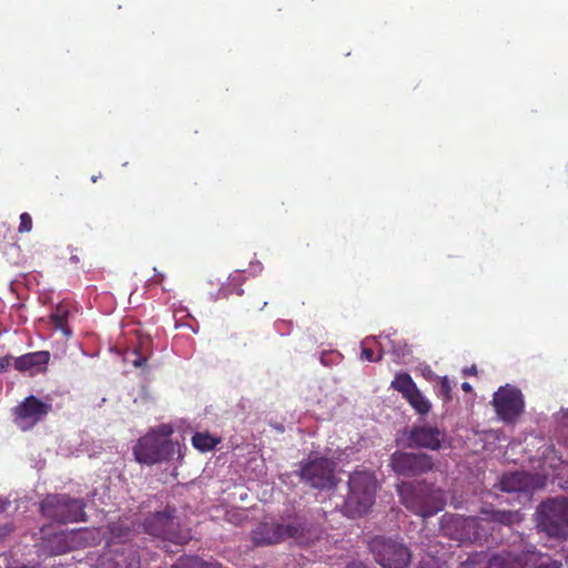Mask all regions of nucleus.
I'll list each match as a JSON object with an SVG mask.
<instances>
[{"instance_id": "38", "label": "nucleus", "mask_w": 568, "mask_h": 568, "mask_svg": "<svg viewBox=\"0 0 568 568\" xmlns=\"http://www.w3.org/2000/svg\"><path fill=\"white\" fill-rule=\"evenodd\" d=\"M148 358L149 357H136L132 364L135 367H142L146 364Z\"/></svg>"}, {"instance_id": "41", "label": "nucleus", "mask_w": 568, "mask_h": 568, "mask_svg": "<svg viewBox=\"0 0 568 568\" xmlns=\"http://www.w3.org/2000/svg\"><path fill=\"white\" fill-rule=\"evenodd\" d=\"M462 389L465 390V392H470L471 390V386L469 383L465 382L462 384Z\"/></svg>"}, {"instance_id": "20", "label": "nucleus", "mask_w": 568, "mask_h": 568, "mask_svg": "<svg viewBox=\"0 0 568 568\" xmlns=\"http://www.w3.org/2000/svg\"><path fill=\"white\" fill-rule=\"evenodd\" d=\"M255 546H270L283 541L281 523H263L252 531Z\"/></svg>"}, {"instance_id": "23", "label": "nucleus", "mask_w": 568, "mask_h": 568, "mask_svg": "<svg viewBox=\"0 0 568 568\" xmlns=\"http://www.w3.org/2000/svg\"><path fill=\"white\" fill-rule=\"evenodd\" d=\"M470 529H471V544H483L488 540V537L493 534V526L490 521L481 517H470Z\"/></svg>"}, {"instance_id": "10", "label": "nucleus", "mask_w": 568, "mask_h": 568, "mask_svg": "<svg viewBox=\"0 0 568 568\" xmlns=\"http://www.w3.org/2000/svg\"><path fill=\"white\" fill-rule=\"evenodd\" d=\"M393 470L403 477H416L434 467L433 458L425 453L395 452L390 456Z\"/></svg>"}, {"instance_id": "40", "label": "nucleus", "mask_w": 568, "mask_h": 568, "mask_svg": "<svg viewBox=\"0 0 568 568\" xmlns=\"http://www.w3.org/2000/svg\"><path fill=\"white\" fill-rule=\"evenodd\" d=\"M361 355H374V352L368 347H363Z\"/></svg>"}, {"instance_id": "30", "label": "nucleus", "mask_w": 568, "mask_h": 568, "mask_svg": "<svg viewBox=\"0 0 568 568\" xmlns=\"http://www.w3.org/2000/svg\"><path fill=\"white\" fill-rule=\"evenodd\" d=\"M192 442L196 448L203 452L214 448L217 444V440L214 437L202 433H196L193 436Z\"/></svg>"}, {"instance_id": "11", "label": "nucleus", "mask_w": 568, "mask_h": 568, "mask_svg": "<svg viewBox=\"0 0 568 568\" xmlns=\"http://www.w3.org/2000/svg\"><path fill=\"white\" fill-rule=\"evenodd\" d=\"M335 463L328 458H316L306 463L301 469V478L313 488H332L336 484Z\"/></svg>"}, {"instance_id": "7", "label": "nucleus", "mask_w": 568, "mask_h": 568, "mask_svg": "<svg viewBox=\"0 0 568 568\" xmlns=\"http://www.w3.org/2000/svg\"><path fill=\"white\" fill-rule=\"evenodd\" d=\"M368 545L374 559L383 568H406L410 561L407 547L392 538L376 536Z\"/></svg>"}, {"instance_id": "14", "label": "nucleus", "mask_w": 568, "mask_h": 568, "mask_svg": "<svg viewBox=\"0 0 568 568\" xmlns=\"http://www.w3.org/2000/svg\"><path fill=\"white\" fill-rule=\"evenodd\" d=\"M50 410V404L43 403L36 396L31 395L14 408V422L22 430H28L42 419Z\"/></svg>"}, {"instance_id": "39", "label": "nucleus", "mask_w": 568, "mask_h": 568, "mask_svg": "<svg viewBox=\"0 0 568 568\" xmlns=\"http://www.w3.org/2000/svg\"><path fill=\"white\" fill-rule=\"evenodd\" d=\"M26 355H37V356H40V355H50V353L48 351H38V352L27 353Z\"/></svg>"}, {"instance_id": "4", "label": "nucleus", "mask_w": 568, "mask_h": 568, "mask_svg": "<svg viewBox=\"0 0 568 568\" xmlns=\"http://www.w3.org/2000/svg\"><path fill=\"white\" fill-rule=\"evenodd\" d=\"M144 531L164 544L185 545L191 540V531L181 527L176 509L166 507L161 511L149 515L143 523Z\"/></svg>"}, {"instance_id": "5", "label": "nucleus", "mask_w": 568, "mask_h": 568, "mask_svg": "<svg viewBox=\"0 0 568 568\" xmlns=\"http://www.w3.org/2000/svg\"><path fill=\"white\" fill-rule=\"evenodd\" d=\"M85 504L82 499L68 495H48L40 504L44 517L58 523L85 521Z\"/></svg>"}, {"instance_id": "46", "label": "nucleus", "mask_w": 568, "mask_h": 568, "mask_svg": "<svg viewBox=\"0 0 568 568\" xmlns=\"http://www.w3.org/2000/svg\"><path fill=\"white\" fill-rule=\"evenodd\" d=\"M470 565H471V562L467 560V561L463 562L462 566H463V568H467Z\"/></svg>"}, {"instance_id": "17", "label": "nucleus", "mask_w": 568, "mask_h": 568, "mask_svg": "<svg viewBox=\"0 0 568 568\" xmlns=\"http://www.w3.org/2000/svg\"><path fill=\"white\" fill-rule=\"evenodd\" d=\"M140 555L138 548H116L104 554L97 568H139Z\"/></svg>"}, {"instance_id": "42", "label": "nucleus", "mask_w": 568, "mask_h": 568, "mask_svg": "<svg viewBox=\"0 0 568 568\" xmlns=\"http://www.w3.org/2000/svg\"><path fill=\"white\" fill-rule=\"evenodd\" d=\"M101 176H102V174H101V173H99L98 175H92V176H91V181H92L93 183H95V182H97Z\"/></svg>"}, {"instance_id": "15", "label": "nucleus", "mask_w": 568, "mask_h": 568, "mask_svg": "<svg viewBox=\"0 0 568 568\" xmlns=\"http://www.w3.org/2000/svg\"><path fill=\"white\" fill-rule=\"evenodd\" d=\"M407 434L406 447H422L432 450H438L442 446L444 433L438 427L429 425L413 426L410 429H406Z\"/></svg>"}, {"instance_id": "29", "label": "nucleus", "mask_w": 568, "mask_h": 568, "mask_svg": "<svg viewBox=\"0 0 568 568\" xmlns=\"http://www.w3.org/2000/svg\"><path fill=\"white\" fill-rule=\"evenodd\" d=\"M390 344H393V341L389 337H385L379 341V351L377 355H408L413 352L406 344L403 346L398 345L397 348L394 347L393 349H388Z\"/></svg>"}, {"instance_id": "19", "label": "nucleus", "mask_w": 568, "mask_h": 568, "mask_svg": "<svg viewBox=\"0 0 568 568\" xmlns=\"http://www.w3.org/2000/svg\"><path fill=\"white\" fill-rule=\"evenodd\" d=\"M479 514L490 524H497L506 527H513L524 520V515L519 510L499 509L488 504L484 505Z\"/></svg>"}, {"instance_id": "37", "label": "nucleus", "mask_w": 568, "mask_h": 568, "mask_svg": "<svg viewBox=\"0 0 568 568\" xmlns=\"http://www.w3.org/2000/svg\"><path fill=\"white\" fill-rule=\"evenodd\" d=\"M10 504L9 499L0 497V513H4L9 508Z\"/></svg>"}, {"instance_id": "8", "label": "nucleus", "mask_w": 568, "mask_h": 568, "mask_svg": "<svg viewBox=\"0 0 568 568\" xmlns=\"http://www.w3.org/2000/svg\"><path fill=\"white\" fill-rule=\"evenodd\" d=\"M513 538L507 555L515 562L523 566L530 565L532 568H562L560 560L537 551L536 546L527 541L523 535L516 534Z\"/></svg>"}, {"instance_id": "47", "label": "nucleus", "mask_w": 568, "mask_h": 568, "mask_svg": "<svg viewBox=\"0 0 568 568\" xmlns=\"http://www.w3.org/2000/svg\"><path fill=\"white\" fill-rule=\"evenodd\" d=\"M321 362H322V364L327 365V362L325 361L324 356H321Z\"/></svg>"}, {"instance_id": "13", "label": "nucleus", "mask_w": 568, "mask_h": 568, "mask_svg": "<svg viewBox=\"0 0 568 568\" xmlns=\"http://www.w3.org/2000/svg\"><path fill=\"white\" fill-rule=\"evenodd\" d=\"M497 415L507 423L514 422L523 412L524 399L519 389L506 385L500 387L493 398Z\"/></svg>"}, {"instance_id": "43", "label": "nucleus", "mask_w": 568, "mask_h": 568, "mask_svg": "<svg viewBox=\"0 0 568 568\" xmlns=\"http://www.w3.org/2000/svg\"><path fill=\"white\" fill-rule=\"evenodd\" d=\"M475 372H476V367H475V366H473L471 368L466 369V371H465V374H468V373H475Z\"/></svg>"}, {"instance_id": "18", "label": "nucleus", "mask_w": 568, "mask_h": 568, "mask_svg": "<svg viewBox=\"0 0 568 568\" xmlns=\"http://www.w3.org/2000/svg\"><path fill=\"white\" fill-rule=\"evenodd\" d=\"M109 537L106 539V546L110 551L116 548H138L133 542V539L138 536L136 531L132 526L125 521L112 523L108 527Z\"/></svg>"}, {"instance_id": "25", "label": "nucleus", "mask_w": 568, "mask_h": 568, "mask_svg": "<svg viewBox=\"0 0 568 568\" xmlns=\"http://www.w3.org/2000/svg\"><path fill=\"white\" fill-rule=\"evenodd\" d=\"M392 387L400 392L405 398L417 388L408 374H398L392 382Z\"/></svg>"}, {"instance_id": "16", "label": "nucleus", "mask_w": 568, "mask_h": 568, "mask_svg": "<svg viewBox=\"0 0 568 568\" xmlns=\"http://www.w3.org/2000/svg\"><path fill=\"white\" fill-rule=\"evenodd\" d=\"M440 529L450 539L471 544L470 517L446 514L440 519Z\"/></svg>"}, {"instance_id": "27", "label": "nucleus", "mask_w": 568, "mask_h": 568, "mask_svg": "<svg viewBox=\"0 0 568 568\" xmlns=\"http://www.w3.org/2000/svg\"><path fill=\"white\" fill-rule=\"evenodd\" d=\"M406 398L418 414L425 415L429 412L430 403L422 395L418 388H416Z\"/></svg>"}, {"instance_id": "31", "label": "nucleus", "mask_w": 568, "mask_h": 568, "mask_svg": "<svg viewBox=\"0 0 568 568\" xmlns=\"http://www.w3.org/2000/svg\"><path fill=\"white\" fill-rule=\"evenodd\" d=\"M33 227L32 217L29 213L24 212L20 215V223L18 226L19 233H29Z\"/></svg>"}, {"instance_id": "3", "label": "nucleus", "mask_w": 568, "mask_h": 568, "mask_svg": "<svg viewBox=\"0 0 568 568\" xmlns=\"http://www.w3.org/2000/svg\"><path fill=\"white\" fill-rule=\"evenodd\" d=\"M377 479L367 470H356L348 479V494L344 503L345 514L351 518L366 515L375 504Z\"/></svg>"}, {"instance_id": "24", "label": "nucleus", "mask_w": 568, "mask_h": 568, "mask_svg": "<svg viewBox=\"0 0 568 568\" xmlns=\"http://www.w3.org/2000/svg\"><path fill=\"white\" fill-rule=\"evenodd\" d=\"M229 280L230 282L227 284L222 285L221 288L219 290V298H227L232 294H243V290L241 288V284L243 282V273L236 271L230 276Z\"/></svg>"}, {"instance_id": "26", "label": "nucleus", "mask_w": 568, "mask_h": 568, "mask_svg": "<svg viewBox=\"0 0 568 568\" xmlns=\"http://www.w3.org/2000/svg\"><path fill=\"white\" fill-rule=\"evenodd\" d=\"M132 343L133 355H150L153 351V341L149 335L138 334Z\"/></svg>"}, {"instance_id": "35", "label": "nucleus", "mask_w": 568, "mask_h": 568, "mask_svg": "<svg viewBox=\"0 0 568 568\" xmlns=\"http://www.w3.org/2000/svg\"><path fill=\"white\" fill-rule=\"evenodd\" d=\"M10 357H0V373L6 372L10 366Z\"/></svg>"}, {"instance_id": "6", "label": "nucleus", "mask_w": 568, "mask_h": 568, "mask_svg": "<svg viewBox=\"0 0 568 568\" xmlns=\"http://www.w3.org/2000/svg\"><path fill=\"white\" fill-rule=\"evenodd\" d=\"M283 541L292 540L295 545L310 547L322 537L321 525L311 520L305 514L283 516L281 519Z\"/></svg>"}, {"instance_id": "2", "label": "nucleus", "mask_w": 568, "mask_h": 568, "mask_svg": "<svg viewBox=\"0 0 568 568\" xmlns=\"http://www.w3.org/2000/svg\"><path fill=\"white\" fill-rule=\"evenodd\" d=\"M534 517L538 532L558 541L568 539V498H547L537 506Z\"/></svg>"}, {"instance_id": "12", "label": "nucleus", "mask_w": 568, "mask_h": 568, "mask_svg": "<svg viewBox=\"0 0 568 568\" xmlns=\"http://www.w3.org/2000/svg\"><path fill=\"white\" fill-rule=\"evenodd\" d=\"M547 478L538 473L508 471L500 476L498 486L505 493H532L546 486Z\"/></svg>"}, {"instance_id": "32", "label": "nucleus", "mask_w": 568, "mask_h": 568, "mask_svg": "<svg viewBox=\"0 0 568 568\" xmlns=\"http://www.w3.org/2000/svg\"><path fill=\"white\" fill-rule=\"evenodd\" d=\"M450 392L452 387L449 379L447 377H443L439 385V393L442 396H444L445 400H449L452 398Z\"/></svg>"}, {"instance_id": "33", "label": "nucleus", "mask_w": 568, "mask_h": 568, "mask_svg": "<svg viewBox=\"0 0 568 568\" xmlns=\"http://www.w3.org/2000/svg\"><path fill=\"white\" fill-rule=\"evenodd\" d=\"M507 558L504 555H494L487 565V568H504Z\"/></svg>"}, {"instance_id": "44", "label": "nucleus", "mask_w": 568, "mask_h": 568, "mask_svg": "<svg viewBox=\"0 0 568 568\" xmlns=\"http://www.w3.org/2000/svg\"><path fill=\"white\" fill-rule=\"evenodd\" d=\"M366 358L369 359L371 362H376V361L381 359L382 357L369 356V357H366Z\"/></svg>"}, {"instance_id": "45", "label": "nucleus", "mask_w": 568, "mask_h": 568, "mask_svg": "<svg viewBox=\"0 0 568 568\" xmlns=\"http://www.w3.org/2000/svg\"><path fill=\"white\" fill-rule=\"evenodd\" d=\"M73 346L77 347L80 353H84L81 346H79L77 343H74Z\"/></svg>"}, {"instance_id": "36", "label": "nucleus", "mask_w": 568, "mask_h": 568, "mask_svg": "<svg viewBox=\"0 0 568 568\" xmlns=\"http://www.w3.org/2000/svg\"><path fill=\"white\" fill-rule=\"evenodd\" d=\"M345 568H372L362 561H352Z\"/></svg>"}, {"instance_id": "34", "label": "nucleus", "mask_w": 568, "mask_h": 568, "mask_svg": "<svg viewBox=\"0 0 568 568\" xmlns=\"http://www.w3.org/2000/svg\"><path fill=\"white\" fill-rule=\"evenodd\" d=\"M172 434V427L170 425H161L159 427V434H155L159 438H166Z\"/></svg>"}, {"instance_id": "22", "label": "nucleus", "mask_w": 568, "mask_h": 568, "mask_svg": "<svg viewBox=\"0 0 568 568\" xmlns=\"http://www.w3.org/2000/svg\"><path fill=\"white\" fill-rule=\"evenodd\" d=\"M13 366L16 369L28 373L30 376H34L39 373H43L47 369V364L49 357H39V359H34V357H13Z\"/></svg>"}, {"instance_id": "28", "label": "nucleus", "mask_w": 568, "mask_h": 568, "mask_svg": "<svg viewBox=\"0 0 568 568\" xmlns=\"http://www.w3.org/2000/svg\"><path fill=\"white\" fill-rule=\"evenodd\" d=\"M172 568H222L217 562H206L197 557L180 559Z\"/></svg>"}, {"instance_id": "9", "label": "nucleus", "mask_w": 568, "mask_h": 568, "mask_svg": "<svg viewBox=\"0 0 568 568\" xmlns=\"http://www.w3.org/2000/svg\"><path fill=\"white\" fill-rule=\"evenodd\" d=\"M178 450L176 444L171 439L159 438L155 433L140 438L133 449L136 460L149 465L169 460Z\"/></svg>"}, {"instance_id": "1", "label": "nucleus", "mask_w": 568, "mask_h": 568, "mask_svg": "<svg viewBox=\"0 0 568 568\" xmlns=\"http://www.w3.org/2000/svg\"><path fill=\"white\" fill-rule=\"evenodd\" d=\"M400 503L413 514L429 518L442 511L446 505L445 491L434 483L423 480L397 485Z\"/></svg>"}, {"instance_id": "21", "label": "nucleus", "mask_w": 568, "mask_h": 568, "mask_svg": "<svg viewBox=\"0 0 568 568\" xmlns=\"http://www.w3.org/2000/svg\"><path fill=\"white\" fill-rule=\"evenodd\" d=\"M69 307L65 304H58L54 311L50 314V324L53 329L61 331L63 337L67 339L71 337L72 331L69 327Z\"/></svg>"}]
</instances>
